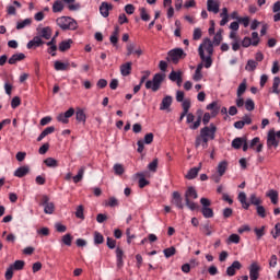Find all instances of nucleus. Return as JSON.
I'll use <instances>...</instances> for the list:
<instances>
[{"label": "nucleus", "mask_w": 280, "mask_h": 280, "mask_svg": "<svg viewBox=\"0 0 280 280\" xmlns=\"http://www.w3.org/2000/svg\"><path fill=\"white\" fill-rule=\"evenodd\" d=\"M13 270H23L25 268L24 260H15L14 264L10 265Z\"/></svg>", "instance_id": "473e14b6"}, {"label": "nucleus", "mask_w": 280, "mask_h": 280, "mask_svg": "<svg viewBox=\"0 0 280 280\" xmlns=\"http://www.w3.org/2000/svg\"><path fill=\"white\" fill-rule=\"evenodd\" d=\"M33 43H35V47H40L42 45H45V42L43 40V38L40 36H35L32 39Z\"/></svg>", "instance_id": "e2e57ef3"}, {"label": "nucleus", "mask_w": 280, "mask_h": 280, "mask_svg": "<svg viewBox=\"0 0 280 280\" xmlns=\"http://www.w3.org/2000/svg\"><path fill=\"white\" fill-rule=\"evenodd\" d=\"M114 172H115L116 176H121L124 174V172H126V170L124 168V165L115 164Z\"/></svg>", "instance_id": "3c124183"}, {"label": "nucleus", "mask_w": 280, "mask_h": 280, "mask_svg": "<svg viewBox=\"0 0 280 280\" xmlns=\"http://www.w3.org/2000/svg\"><path fill=\"white\" fill-rule=\"evenodd\" d=\"M44 163L46 164V167H58V160L54 158H47L44 160Z\"/></svg>", "instance_id": "4c0bfd02"}, {"label": "nucleus", "mask_w": 280, "mask_h": 280, "mask_svg": "<svg viewBox=\"0 0 280 280\" xmlns=\"http://www.w3.org/2000/svg\"><path fill=\"white\" fill-rule=\"evenodd\" d=\"M39 37L45 38V40H49L51 38V27L46 26L42 28Z\"/></svg>", "instance_id": "c756f323"}, {"label": "nucleus", "mask_w": 280, "mask_h": 280, "mask_svg": "<svg viewBox=\"0 0 280 280\" xmlns=\"http://www.w3.org/2000/svg\"><path fill=\"white\" fill-rule=\"evenodd\" d=\"M266 196L270 198L272 205H279V191L270 189Z\"/></svg>", "instance_id": "5701e85b"}, {"label": "nucleus", "mask_w": 280, "mask_h": 280, "mask_svg": "<svg viewBox=\"0 0 280 280\" xmlns=\"http://www.w3.org/2000/svg\"><path fill=\"white\" fill-rule=\"evenodd\" d=\"M110 10H113V4L108 2H102L100 5V12L104 19H108L110 15Z\"/></svg>", "instance_id": "9b49d317"}, {"label": "nucleus", "mask_w": 280, "mask_h": 280, "mask_svg": "<svg viewBox=\"0 0 280 280\" xmlns=\"http://www.w3.org/2000/svg\"><path fill=\"white\" fill-rule=\"evenodd\" d=\"M39 154H47L49 152V143L46 142L44 143L39 149H38Z\"/></svg>", "instance_id": "0e129e2a"}, {"label": "nucleus", "mask_w": 280, "mask_h": 280, "mask_svg": "<svg viewBox=\"0 0 280 280\" xmlns=\"http://www.w3.org/2000/svg\"><path fill=\"white\" fill-rule=\"evenodd\" d=\"M207 10L208 12H213V14H218V12H220V2L215 0H208Z\"/></svg>", "instance_id": "2eb2a0df"}, {"label": "nucleus", "mask_w": 280, "mask_h": 280, "mask_svg": "<svg viewBox=\"0 0 280 280\" xmlns=\"http://www.w3.org/2000/svg\"><path fill=\"white\" fill-rule=\"evenodd\" d=\"M140 18L143 21H150V14H148V11L145 10V8L140 9Z\"/></svg>", "instance_id": "680f3d73"}, {"label": "nucleus", "mask_w": 280, "mask_h": 280, "mask_svg": "<svg viewBox=\"0 0 280 280\" xmlns=\"http://www.w3.org/2000/svg\"><path fill=\"white\" fill-rule=\"evenodd\" d=\"M13 277H14V269L11 266H9L4 273V279L12 280Z\"/></svg>", "instance_id": "5fc2aeb1"}, {"label": "nucleus", "mask_w": 280, "mask_h": 280, "mask_svg": "<svg viewBox=\"0 0 280 280\" xmlns=\"http://www.w3.org/2000/svg\"><path fill=\"white\" fill-rule=\"evenodd\" d=\"M163 253L164 257H166V259H170V257H174V255H176V247L171 246L168 248H165Z\"/></svg>", "instance_id": "2f4dec72"}, {"label": "nucleus", "mask_w": 280, "mask_h": 280, "mask_svg": "<svg viewBox=\"0 0 280 280\" xmlns=\"http://www.w3.org/2000/svg\"><path fill=\"white\" fill-rule=\"evenodd\" d=\"M215 132H218V127L214 124H210V126H206L201 128V137H202L201 148L203 150H207V148H209V139L211 141L215 139Z\"/></svg>", "instance_id": "f03ea898"}, {"label": "nucleus", "mask_w": 280, "mask_h": 280, "mask_svg": "<svg viewBox=\"0 0 280 280\" xmlns=\"http://www.w3.org/2000/svg\"><path fill=\"white\" fill-rule=\"evenodd\" d=\"M75 115V108L70 107L66 113H60L57 116V121H60L61 124H69V118L73 117Z\"/></svg>", "instance_id": "6e6552de"}, {"label": "nucleus", "mask_w": 280, "mask_h": 280, "mask_svg": "<svg viewBox=\"0 0 280 280\" xmlns=\"http://www.w3.org/2000/svg\"><path fill=\"white\" fill-rule=\"evenodd\" d=\"M242 270V262L234 260L230 267L226 269L228 277H235V271Z\"/></svg>", "instance_id": "f8f14e48"}, {"label": "nucleus", "mask_w": 280, "mask_h": 280, "mask_svg": "<svg viewBox=\"0 0 280 280\" xmlns=\"http://www.w3.org/2000/svg\"><path fill=\"white\" fill-rule=\"evenodd\" d=\"M247 84H246V79L243 80V82L238 85L236 95L237 97H242L244 93H246Z\"/></svg>", "instance_id": "7c9ffc66"}, {"label": "nucleus", "mask_w": 280, "mask_h": 280, "mask_svg": "<svg viewBox=\"0 0 280 280\" xmlns=\"http://www.w3.org/2000/svg\"><path fill=\"white\" fill-rule=\"evenodd\" d=\"M245 108H246V110L252 112L255 108V102L250 98L246 100Z\"/></svg>", "instance_id": "052dcab7"}, {"label": "nucleus", "mask_w": 280, "mask_h": 280, "mask_svg": "<svg viewBox=\"0 0 280 280\" xmlns=\"http://www.w3.org/2000/svg\"><path fill=\"white\" fill-rule=\"evenodd\" d=\"M56 71H67L69 69V63H65L62 61H55Z\"/></svg>", "instance_id": "72a5a7b5"}, {"label": "nucleus", "mask_w": 280, "mask_h": 280, "mask_svg": "<svg viewBox=\"0 0 280 280\" xmlns=\"http://www.w3.org/2000/svg\"><path fill=\"white\" fill-rule=\"evenodd\" d=\"M187 58V54L183 48H174L167 52L166 61L172 62L173 65H178L180 60H185Z\"/></svg>", "instance_id": "20e7f679"}, {"label": "nucleus", "mask_w": 280, "mask_h": 280, "mask_svg": "<svg viewBox=\"0 0 280 280\" xmlns=\"http://www.w3.org/2000/svg\"><path fill=\"white\" fill-rule=\"evenodd\" d=\"M279 84H280V78L275 77L273 84H272V91H273V93H277V95H279Z\"/></svg>", "instance_id": "603ef678"}, {"label": "nucleus", "mask_w": 280, "mask_h": 280, "mask_svg": "<svg viewBox=\"0 0 280 280\" xmlns=\"http://www.w3.org/2000/svg\"><path fill=\"white\" fill-rule=\"evenodd\" d=\"M220 103L217 101H213L206 106V110H211V117H218V115H220Z\"/></svg>", "instance_id": "9d476101"}, {"label": "nucleus", "mask_w": 280, "mask_h": 280, "mask_svg": "<svg viewBox=\"0 0 280 280\" xmlns=\"http://www.w3.org/2000/svg\"><path fill=\"white\" fill-rule=\"evenodd\" d=\"M27 25H32V19H25L24 21L18 22L16 30H23L27 27Z\"/></svg>", "instance_id": "a19ab883"}, {"label": "nucleus", "mask_w": 280, "mask_h": 280, "mask_svg": "<svg viewBox=\"0 0 280 280\" xmlns=\"http://www.w3.org/2000/svg\"><path fill=\"white\" fill-rule=\"evenodd\" d=\"M143 143H145L147 145H150L153 141H154V133L149 132L144 136V140H142Z\"/></svg>", "instance_id": "864d4df0"}, {"label": "nucleus", "mask_w": 280, "mask_h": 280, "mask_svg": "<svg viewBox=\"0 0 280 280\" xmlns=\"http://www.w3.org/2000/svg\"><path fill=\"white\" fill-rule=\"evenodd\" d=\"M44 213H47L49 215H51V213H54V211H56V206L54 205V202L47 203L46 206H44Z\"/></svg>", "instance_id": "c03bdc74"}, {"label": "nucleus", "mask_w": 280, "mask_h": 280, "mask_svg": "<svg viewBox=\"0 0 280 280\" xmlns=\"http://www.w3.org/2000/svg\"><path fill=\"white\" fill-rule=\"evenodd\" d=\"M21 60H25V54H14L10 57L8 60L9 65H16L18 62H21Z\"/></svg>", "instance_id": "4be33fe9"}, {"label": "nucleus", "mask_w": 280, "mask_h": 280, "mask_svg": "<svg viewBox=\"0 0 280 280\" xmlns=\"http://www.w3.org/2000/svg\"><path fill=\"white\" fill-rule=\"evenodd\" d=\"M118 23L119 25H124V23H128V16H126V13H121L118 16Z\"/></svg>", "instance_id": "338daca9"}, {"label": "nucleus", "mask_w": 280, "mask_h": 280, "mask_svg": "<svg viewBox=\"0 0 280 280\" xmlns=\"http://www.w3.org/2000/svg\"><path fill=\"white\" fill-rule=\"evenodd\" d=\"M52 132H56V127L54 126H50V127H47L46 129H44L40 135L38 136L37 138V141H42L45 139V137L51 135Z\"/></svg>", "instance_id": "b1692460"}, {"label": "nucleus", "mask_w": 280, "mask_h": 280, "mask_svg": "<svg viewBox=\"0 0 280 280\" xmlns=\"http://www.w3.org/2000/svg\"><path fill=\"white\" fill-rule=\"evenodd\" d=\"M244 143H246V138H235L232 141V148H234V150H240Z\"/></svg>", "instance_id": "c85d7f7f"}, {"label": "nucleus", "mask_w": 280, "mask_h": 280, "mask_svg": "<svg viewBox=\"0 0 280 280\" xmlns=\"http://www.w3.org/2000/svg\"><path fill=\"white\" fill-rule=\"evenodd\" d=\"M226 170H229V162L226 160L221 161L217 166L219 176H224V174H226Z\"/></svg>", "instance_id": "6ab92c4d"}, {"label": "nucleus", "mask_w": 280, "mask_h": 280, "mask_svg": "<svg viewBox=\"0 0 280 280\" xmlns=\"http://www.w3.org/2000/svg\"><path fill=\"white\" fill-rule=\"evenodd\" d=\"M75 119L79 124H83V126L86 124V114L84 113V109L77 108Z\"/></svg>", "instance_id": "aec40b11"}, {"label": "nucleus", "mask_w": 280, "mask_h": 280, "mask_svg": "<svg viewBox=\"0 0 280 280\" xmlns=\"http://www.w3.org/2000/svg\"><path fill=\"white\" fill-rule=\"evenodd\" d=\"M136 176L139 178L138 185L140 189H143V187H148V185H150V180L145 179V173H137Z\"/></svg>", "instance_id": "412c9836"}, {"label": "nucleus", "mask_w": 280, "mask_h": 280, "mask_svg": "<svg viewBox=\"0 0 280 280\" xmlns=\"http://www.w3.org/2000/svg\"><path fill=\"white\" fill-rule=\"evenodd\" d=\"M21 106V97L14 96L11 101V108H19Z\"/></svg>", "instance_id": "13d9d810"}, {"label": "nucleus", "mask_w": 280, "mask_h": 280, "mask_svg": "<svg viewBox=\"0 0 280 280\" xmlns=\"http://www.w3.org/2000/svg\"><path fill=\"white\" fill-rule=\"evenodd\" d=\"M196 198H198V191H196V188L194 186L188 187L185 191V202L186 207H188L190 211H196V209H198V203L191 201L196 200Z\"/></svg>", "instance_id": "7ed1b4c3"}, {"label": "nucleus", "mask_w": 280, "mask_h": 280, "mask_svg": "<svg viewBox=\"0 0 280 280\" xmlns=\"http://www.w3.org/2000/svg\"><path fill=\"white\" fill-rule=\"evenodd\" d=\"M257 65H258L257 61L249 59L247 61L245 69H246V71H255V69H257Z\"/></svg>", "instance_id": "37998d69"}, {"label": "nucleus", "mask_w": 280, "mask_h": 280, "mask_svg": "<svg viewBox=\"0 0 280 280\" xmlns=\"http://www.w3.org/2000/svg\"><path fill=\"white\" fill-rule=\"evenodd\" d=\"M71 45H73V39H67V40H62L59 44V51H69V49H71Z\"/></svg>", "instance_id": "393cba45"}, {"label": "nucleus", "mask_w": 280, "mask_h": 280, "mask_svg": "<svg viewBox=\"0 0 280 280\" xmlns=\"http://www.w3.org/2000/svg\"><path fill=\"white\" fill-rule=\"evenodd\" d=\"M249 270V279L250 280H258L259 279V272H261V266H259V262L254 261L248 267Z\"/></svg>", "instance_id": "0eeeda50"}, {"label": "nucleus", "mask_w": 280, "mask_h": 280, "mask_svg": "<svg viewBox=\"0 0 280 280\" xmlns=\"http://www.w3.org/2000/svg\"><path fill=\"white\" fill-rule=\"evenodd\" d=\"M84 170H85V167L82 166L79 170L78 174L74 177H72L73 183L78 184V183H80L82 180V178H84Z\"/></svg>", "instance_id": "e433bc0d"}, {"label": "nucleus", "mask_w": 280, "mask_h": 280, "mask_svg": "<svg viewBox=\"0 0 280 280\" xmlns=\"http://www.w3.org/2000/svg\"><path fill=\"white\" fill-rule=\"evenodd\" d=\"M200 59L205 62L206 69H209L213 65V42L209 37L203 39V43L198 48Z\"/></svg>", "instance_id": "f257e3e1"}, {"label": "nucleus", "mask_w": 280, "mask_h": 280, "mask_svg": "<svg viewBox=\"0 0 280 280\" xmlns=\"http://www.w3.org/2000/svg\"><path fill=\"white\" fill-rule=\"evenodd\" d=\"M62 10H65V3H62V0H56L52 4L54 14H58V12H62Z\"/></svg>", "instance_id": "cd10ccee"}, {"label": "nucleus", "mask_w": 280, "mask_h": 280, "mask_svg": "<svg viewBox=\"0 0 280 280\" xmlns=\"http://www.w3.org/2000/svg\"><path fill=\"white\" fill-rule=\"evenodd\" d=\"M116 257H117V267L121 268L124 266V249H121L120 247H117Z\"/></svg>", "instance_id": "bb28decb"}, {"label": "nucleus", "mask_w": 280, "mask_h": 280, "mask_svg": "<svg viewBox=\"0 0 280 280\" xmlns=\"http://www.w3.org/2000/svg\"><path fill=\"white\" fill-rule=\"evenodd\" d=\"M61 242L62 244H65V246H71V244L73 243V236L71 234H65L61 237Z\"/></svg>", "instance_id": "f704fd0d"}, {"label": "nucleus", "mask_w": 280, "mask_h": 280, "mask_svg": "<svg viewBox=\"0 0 280 280\" xmlns=\"http://www.w3.org/2000/svg\"><path fill=\"white\" fill-rule=\"evenodd\" d=\"M173 98L171 95H166L163 97L162 103L160 104V110H167L168 113L172 110L170 109L172 106Z\"/></svg>", "instance_id": "4468645a"}, {"label": "nucleus", "mask_w": 280, "mask_h": 280, "mask_svg": "<svg viewBox=\"0 0 280 280\" xmlns=\"http://www.w3.org/2000/svg\"><path fill=\"white\" fill-rule=\"evenodd\" d=\"M202 170V163H199V166L192 167L185 175L186 180H194V178L198 177V173Z\"/></svg>", "instance_id": "ddd939ff"}, {"label": "nucleus", "mask_w": 280, "mask_h": 280, "mask_svg": "<svg viewBox=\"0 0 280 280\" xmlns=\"http://www.w3.org/2000/svg\"><path fill=\"white\" fill-rule=\"evenodd\" d=\"M275 234H272L273 240H277L280 236V222L275 225Z\"/></svg>", "instance_id": "774afa93"}, {"label": "nucleus", "mask_w": 280, "mask_h": 280, "mask_svg": "<svg viewBox=\"0 0 280 280\" xmlns=\"http://www.w3.org/2000/svg\"><path fill=\"white\" fill-rule=\"evenodd\" d=\"M148 170L149 172H156V170H159V159H153V161L151 163H149L148 165Z\"/></svg>", "instance_id": "ea45409f"}, {"label": "nucleus", "mask_w": 280, "mask_h": 280, "mask_svg": "<svg viewBox=\"0 0 280 280\" xmlns=\"http://www.w3.org/2000/svg\"><path fill=\"white\" fill-rule=\"evenodd\" d=\"M183 77V72L182 71H172L168 74V79L171 80V82H176L179 78Z\"/></svg>", "instance_id": "c9c22d12"}, {"label": "nucleus", "mask_w": 280, "mask_h": 280, "mask_svg": "<svg viewBox=\"0 0 280 280\" xmlns=\"http://www.w3.org/2000/svg\"><path fill=\"white\" fill-rule=\"evenodd\" d=\"M254 233H256L257 240H261L266 235V225H262L260 229L255 228Z\"/></svg>", "instance_id": "58836bf2"}, {"label": "nucleus", "mask_w": 280, "mask_h": 280, "mask_svg": "<svg viewBox=\"0 0 280 280\" xmlns=\"http://www.w3.org/2000/svg\"><path fill=\"white\" fill-rule=\"evenodd\" d=\"M56 23L60 30H78V22L73 18L61 16L56 20Z\"/></svg>", "instance_id": "39448f33"}, {"label": "nucleus", "mask_w": 280, "mask_h": 280, "mask_svg": "<svg viewBox=\"0 0 280 280\" xmlns=\"http://www.w3.org/2000/svg\"><path fill=\"white\" fill-rule=\"evenodd\" d=\"M117 246V241L113 240L112 237H107V247L113 250Z\"/></svg>", "instance_id": "69168bd1"}, {"label": "nucleus", "mask_w": 280, "mask_h": 280, "mask_svg": "<svg viewBox=\"0 0 280 280\" xmlns=\"http://www.w3.org/2000/svg\"><path fill=\"white\" fill-rule=\"evenodd\" d=\"M48 48V54H50V56H56V51H58V46L56 44H47Z\"/></svg>", "instance_id": "bf43d9fd"}, {"label": "nucleus", "mask_w": 280, "mask_h": 280, "mask_svg": "<svg viewBox=\"0 0 280 280\" xmlns=\"http://www.w3.org/2000/svg\"><path fill=\"white\" fill-rule=\"evenodd\" d=\"M202 38V30L195 28L192 34V40H200Z\"/></svg>", "instance_id": "4d7b16f0"}, {"label": "nucleus", "mask_w": 280, "mask_h": 280, "mask_svg": "<svg viewBox=\"0 0 280 280\" xmlns=\"http://www.w3.org/2000/svg\"><path fill=\"white\" fill-rule=\"evenodd\" d=\"M256 213L259 218H266V208L261 205L256 207Z\"/></svg>", "instance_id": "6e6d98bb"}, {"label": "nucleus", "mask_w": 280, "mask_h": 280, "mask_svg": "<svg viewBox=\"0 0 280 280\" xmlns=\"http://www.w3.org/2000/svg\"><path fill=\"white\" fill-rule=\"evenodd\" d=\"M94 244L100 245L104 244V235L100 232H94Z\"/></svg>", "instance_id": "49530a36"}, {"label": "nucleus", "mask_w": 280, "mask_h": 280, "mask_svg": "<svg viewBox=\"0 0 280 280\" xmlns=\"http://www.w3.org/2000/svg\"><path fill=\"white\" fill-rule=\"evenodd\" d=\"M240 235L237 234H231L228 238V244H240Z\"/></svg>", "instance_id": "8fccbe9b"}, {"label": "nucleus", "mask_w": 280, "mask_h": 280, "mask_svg": "<svg viewBox=\"0 0 280 280\" xmlns=\"http://www.w3.org/2000/svg\"><path fill=\"white\" fill-rule=\"evenodd\" d=\"M28 173H30V166L24 165V166H20L14 172V176H16L18 178H23V177L27 176Z\"/></svg>", "instance_id": "a211bd4d"}, {"label": "nucleus", "mask_w": 280, "mask_h": 280, "mask_svg": "<svg viewBox=\"0 0 280 280\" xmlns=\"http://www.w3.org/2000/svg\"><path fill=\"white\" fill-rule=\"evenodd\" d=\"M197 115V120L190 125V130H198V128H200V124H202V109H198Z\"/></svg>", "instance_id": "a878e982"}, {"label": "nucleus", "mask_w": 280, "mask_h": 280, "mask_svg": "<svg viewBox=\"0 0 280 280\" xmlns=\"http://www.w3.org/2000/svg\"><path fill=\"white\" fill-rule=\"evenodd\" d=\"M165 80V73H155L152 80L145 82V89H151L153 93H156L159 89H161V84H163Z\"/></svg>", "instance_id": "423d86ee"}, {"label": "nucleus", "mask_w": 280, "mask_h": 280, "mask_svg": "<svg viewBox=\"0 0 280 280\" xmlns=\"http://www.w3.org/2000/svg\"><path fill=\"white\" fill-rule=\"evenodd\" d=\"M267 147L268 148H279V141L277 139V135L275 129H270L267 135Z\"/></svg>", "instance_id": "1a4fd4ad"}, {"label": "nucleus", "mask_w": 280, "mask_h": 280, "mask_svg": "<svg viewBox=\"0 0 280 280\" xmlns=\"http://www.w3.org/2000/svg\"><path fill=\"white\" fill-rule=\"evenodd\" d=\"M120 73L124 78H127V75H130V73H132V61L122 63L120 66Z\"/></svg>", "instance_id": "dca6fc26"}, {"label": "nucleus", "mask_w": 280, "mask_h": 280, "mask_svg": "<svg viewBox=\"0 0 280 280\" xmlns=\"http://www.w3.org/2000/svg\"><path fill=\"white\" fill-rule=\"evenodd\" d=\"M173 205L177 209H185V206L183 205V197L180 196V192H178V191L173 192Z\"/></svg>", "instance_id": "f3484780"}, {"label": "nucleus", "mask_w": 280, "mask_h": 280, "mask_svg": "<svg viewBox=\"0 0 280 280\" xmlns=\"http://www.w3.org/2000/svg\"><path fill=\"white\" fill-rule=\"evenodd\" d=\"M75 218L79 220H84V206L80 205L77 207Z\"/></svg>", "instance_id": "79ce46f5"}, {"label": "nucleus", "mask_w": 280, "mask_h": 280, "mask_svg": "<svg viewBox=\"0 0 280 280\" xmlns=\"http://www.w3.org/2000/svg\"><path fill=\"white\" fill-rule=\"evenodd\" d=\"M182 107H183V113H189V108H191V101L189 98H186L185 101H182Z\"/></svg>", "instance_id": "09e8293b"}, {"label": "nucleus", "mask_w": 280, "mask_h": 280, "mask_svg": "<svg viewBox=\"0 0 280 280\" xmlns=\"http://www.w3.org/2000/svg\"><path fill=\"white\" fill-rule=\"evenodd\" d=\"M250 205H254L255 207H259L261 205V199L257 198V195L253 194L249 197Z\"/></svg>", "instance_id": "de8ad7c7"}, {"label": "nucleus", "mask_w": 280, "mask_h": 280, "mask_svg": "<svg viewBox=\"0 0 280 280\" xmlns=\"http://www.w3.org/2000/svg\"><path fill=\"white\" fill-rule=\"evenodd\" d=\"M201 213H202V215H203V218H207V219H209V218H213V209H211V208H201Z\"/></svg>", "instance_id": "a18cd8bd"}]
</instances>
